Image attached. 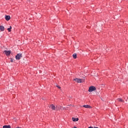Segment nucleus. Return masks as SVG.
<instances>
[{"label": "nucleus", "mask_w": 128, "mask_h": 128, "mask_svg": "<svg viewBox=\"0 0 128 128\" xmlns=\"http://www.w3.org/2000/svg\"><path fill=\"white\" fill-rule=\"evenodd\" d=\"M78 118H76V122H78Z\"/></svg>", "instance_id": "17"}, {"label": "nucleus", "mask_w": 128, "mask_h": 128, "mask_svg": "<svg viewBox=\"0 0 128 128\" xmlns=\"http://www.w3.org/2000/svg\"><path fill=\"white\" fill-rule=\"evenodd\" d=\"M83 108H92V106L89 105H84L83 106Z\"/></svg>", "instance_id": "7"}, {"label": "nucleus", "mask_w": 128, "mask_h": 128, "mask_svg": "<svg viewBox=\"0 0 128 128\" xmlns=\"http://www.w3.org/2000/svg\"><path fill=\"white\" fill-rule=\"evenodd\" d=\"M56 108H57V110H60L61 108L60 106H56Z\"/></svg>", "instance_id": "13"}, {"label": "nucleus", "mask_w": 128, "mask_h": 128, "mask_svg": "<svg viewBox=\"0 0 128 128\" xmlns=\"http://www.w3.org/2000/svg\"><path fill=\"white\" fill-rule=\"evenodd\" d=\"M56 86V88H60V86Z\"/></svg>", "instance_id": "16"}, {"label": "nucleus", "mask_w": 128, "mask_h": 128, "mask_svg": "<svg viewBox=\"0 0 128 128\" xmlns=\"http://www.w3.org/2000/svg\"><path fill=\"white\" fill-rule=\"evenodd\" d=\"M12 26H10V28H8V30L10 32H12Z\"/></svg>", "instance_id": "11"}, {"label": "nucleus", "mask_w": 128, "mask_h": 128, "mask_svg": "<svg viewBox=\"0 0 128 128\" xmlns=\"http://www.w3.org/2000/svg\"><path fill=\"white\" fill-rule=\"evenodd\" d=\"M74 80L76 82L80 83L82 82V79H78V78H76L74 79Z\"/></svg>", "instance_id": "5"}, {"label": "nucleus", "mask_w": 128, "mask_h": 128, "mask_svg": "<svg viewBox=\"0 0 128 128\" xmlns=\"http://www.w3.org/2000/svg\"><path fill=\"white\" fill-rule=\"evenodd\" d=\"M72 56L74 58H76V56H77L76 54H73Z\"/></svg>", "instance_id": "12"}, {"label": "nucleus", "mask_w": 128, "mask_h": 128, "mask_svg": "<svg viewBox=\"0 0 128 128\" xmlns=\"http://www.w3.org/2000/svg\"><path fill=\"white\" fill-rule=\"evenodd\" d=\"M94 128H98V127H94Z\"/></svg>", "instance_id": "20"}, {"label": "nucleus", "mask_w": 128, "mask_h": 128, "mask_svg": "<svg viewBox=\"0 0 128 128\" xmlns=\"http://www.w3.org/2000/svg\"><path fill=\"white\" fill-rule=\"evenodd\" d=\"M68 106H71L72 104H70V105H68Z\"/></svg>", "instance_id": "19"}, {"label": "nucleus", "mask_w": 128, "mask_h": 128, "mask_svg": "<svg viewBox=\"0 0 128 128\" xmlns=\"http://www.w3.org/2000/svg\"><path fill=\"white\" fill-rule=\"evenodd\" d=\"M22 58V54H18L16 56V58L17 60H20Z\"/></svg>", "instance_id": "1"}, {"label": "nucleus", "mask_w": 128, "mask_h": 128, "mask_svg": "<svg viewBox=\"0 0 128 128\" xmlns=\"http://www.w3.org/2000/svg\"><path fill=\"white\" fill-rule=\"evenodd\" d=\"M88 128H92V126H90Z\"/></svg>", "instance_id": "18"}, {"label": "nucleus", "mask_w": 128, "mask_h": 128, "mask_svg": "<svg viewBox=\"0 0 128 128\" xmlns=\"http://www.w3.org/2000/svg\"><path fill=\"white\" fill-rule=\"evenodd\" d=\"M3 128H11L10 125H5L3 126Z\"/></svg>", "instance_id": "10"}, {"label": "nucleus", "mask_w": 128, "mask_h": 128, "mask_svg": "<svg viewBox=\"0 0 128 128\" xmlns=\"http://www.w3.org/2000/svg\"><path fill=\"white\" fill-rule=\"evenodd\" d=\"M0 30H1V32H4V26H0Z\"/></svg>", "instance_id": "9"}, {"label": "nucleus", "mask_w": 128, "mask_h": 128, "mask_svg": "<svg viewBox=\"0 0 128 128\" xmlns=\"http://www.w3.org/2000/svg\"><path fill=\"white\" fill-rule=\"evenodd\" d=\"M4 53L7 56H10V54H12V52L10 51H6L4 50Z\"/></svg>", "instance_id": "3"}, {"label": "nucleus", "mask_w": 128, "mask_h": 128, "mask_svg": "<svg viewBox=\"0 0 128 128\" xmlns=\"http://www.w3.org/2000/svg\"><path fill=\"white\" fill-rule=\"evenodd\" d=\"M72 120H73L74 122H76V118H72Z\"/></svg>", "instance_id": "14"}, {"label": "nucleus", "mask_w": 128, "mask_h": 128, "mask_svg": "<svg viewBox=\"0 0 128 128\" xmlns=\"http://www.w3.org/2000/svg\"><path fill=\"white\" fill-rule=\"evenodd\" d=\"M50 108H51L52 110H58V108L56 107L54 104H51Z\"/></svg>", "instance_id": "4"}, {"label": "nucleus", "mask_w": 128, "mask_h": 128, "mask_svg": "<svg viewBox=\"0 0 128 128\" xmlns=\"http://www.w3.org/2000/svg\"><path fill=\"white\" fill-rule=\"evenodd\" d=\"M20 128V127H18V128Z\"/></svg>", "instance_id": "22"}, {"label": "nucleus", "mask_w": 128, "mask_h": 128, "mask_svg": "<svg viewBox=\"0 0 128 128\" xmlns=\"http://www.w3.org/2000/svg\"><path fill=\"white\" fill-rule=\"evenodd\" d=\"M74 128H77L76 126H74Z\"/></svg>", "instance_id": "21"}, {"label": "nucleus", "mask_w": 128, "mask_h": 128, "mask_svg": "<svg viewBox=\"0 0 128 128\" xmlns=\"http://www.w3.org/2000/svg\"><path fill=\"white\" fill-rule=\"evenodd\" d=\"M5 20H6L7 21L10 20V16L6 15L5 16Z\"/></svg>", "instance_id": "6"}, {"label": "nucleus", "mask_w": 128, "mask_h": 128, "mask_svg": "<svg viewBox=\"0 0 128 128\" xmlns=\"http://www.w3.org/2000/svg\"><path fill=\"white\" fill-rule=\"evenodd\" d=\"M96 90V87H94V86H91L89 88L88 92H94V90Z\"/></svg>", "instance_id": "2"}, {"label": "nucleus", "mask_w": 128, "mask_h": 128, "mask_svg": "<svg viewBox=\"0 0 128 128\" xmlns=\"http://www.w3.org/2000/svg\"><path fill=\"white\" fill-rule=\"evenodd\" d=\"M118 102H124V100L122 98H119L117 99Z\"/></svg>", "instance_id": "8"}, {"label": "nucleus", "mask_w": 128, "mask_h": 128, "mask_svg": "<svg viewBox=\"0 0 128 128\" xmlns=\"http://www.w3.org/2000/svg\"><path fill=\"white\" fill-rule=\"evenodd\" d=\"M10 62H14V59L10 58Z\"/></svg>", "instance_id": "15"}]
</instances>
